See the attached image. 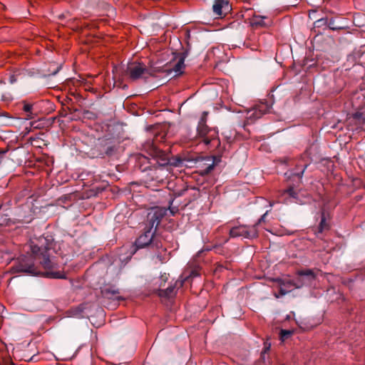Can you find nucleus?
<instances>
[{
    "label": "nucleus",
    "instance_id": "nucleus-1",
    "mask_svg": "<svg viewBox=\"0 0 365 365\" xmlns=\"http://www.w3.org/2000/svg\"><path fill=\"white\" fill-rule=\"evenodd\" d=\"M55 245L53 238L49 235L31 240V254L20 256L11 267V272L31 276L42 274L51 279H66L64 273L52 270L57 267L52 259Z\"/></svg>",
    "mask_w": 365,
    "mask_h": 365
},
{
    "label": "nucleus",
    "instance_id": "nucleus-2",
    "mask_svg": "<svg viewBox=\"0 0 365 365\" xmlns=\"http://www.w3.org/2000/svg\"><path fill=\"white\" fill-rule=\"evenodd\" d=\"M187 56V51L177 53L175 58L178 62L172 68L148 69L143 63L133 61L127 64L124 69L125 74L133 81H137L141 78H148V76H153L155 72H165L168 75L173 73V76H178L182 73V68L184 67V61Z\"/></svg>",
    "mask_w": 365,
    "mask_h": 365
},
{
    "label": "nucleus",
    "instance_id": "nucleus-3",
    "mask_svg": "<svg viewBox=\"0 0 365 365\" xmlns=\"http://www.w3.org/2000/svg\"><path fill=\"white\" fill-rule=\"evenodd\" d=\"M121 148L118 142L110 139H104L96 145L93 154L101 158H117Z\"/></svg>",
    "mask_w": 365,
    "mask_h": 365
},
{
    "label": "nucleus",
    "instance_id": "nucleus-4",
    "mask_svg": "<svg viewBox=\"0 0 365 365\" xmlns=\"http://www.w3.org/2000/svg\"><path fill=\"white\" fill-rule=\"evenodd\" d=\"M145 149L152 159L156 160V163L161 167L169 164L179 167L182 164L181 159H177L175 162H171L168 154L157 148L153 143H148Z\"/></svg>",
    "mask_w": 365,
    "mask_h": 365
},
{
    "label": "nucleus",
    "instance_id": "nucleus-5",
    "mask_svg": "<svg viewBox=\"0 0 365 365\" xmlns=\"http://www.w3.org/2000/svg\"><path fill=\"white\" fill-rule=\"evenodd\" d=\"M198 135L202 138V141L206 145H211L217 148L220 145L219 139L217 138L215 130L210 129L205 123V120L202 119L198 123L197 128Z\"/></svg>",
    "mask_w": 365,
    "mask_h": 365
},
{
    "label": "nucleus",
    "instance_id": "nucleus-6",
    "mask_svg": "<svg viewBox=\"0 0 365 365\" xmlns=\"http://www.w3.org/2000/svg\"><path fill=\"white\" fill-rule=\"evenodd\" d=\"M155 230L145 228V231L135 240V245L137 249L150 247L152 248H160L162 243L159 239L155 237Z\"/></svg>",
    "mask_w": 365,
    "mask_h": 365
},
{
    "label": "nucleus",
    "instance_id": "nucleus-7",
    "mask_svg": "<svg viewBox=\"0 0 365 365\" xmlns=\"http://www.w3.org/2000/svg\"><path fill=\"white\" fill-rule=\"evenodd\" d=\"M220 162V155L200 156L195 160V163L197 167L200 168L199 173L201 175H208Z\"/></svg>",
    "mask_w": 365,
    "mask_h": 365
},
{
    "label": "nucleus",
    "instance_id": "nucleus-8",
    "mask_svg": "<svg viewBox=\"0 0 365 365\" xmlns=\"http://www.w3.org/2000/svg\"><path fill=\"white\" fill-rule=\"evenodd\" d=\"M166 211L160 207L152 208L146 216V227L147 229H150L157 231L158 227L160 225L162 219L165 217Z\"/></svg>",
    "mask_w": 365,
    "mask_h": 365
},
{
    "label": "nucleus",
    "instance_id": "nucleus-9",
    "mask_svg": "<svg viewBox=\"0 0 365 365\" xmlns=\"http://www.w3.org/2000/svg\"><path fill=\"white\" fill-rule=\"evenodd\" d=\"M230 236L231 237L242 236L247 239H254L258 237V232L256 225H240L230 229Z\"/></svg>",
    "mask_w": 365,
    "mask_h": 365
},
{
    "label": "nucleus",
    "instance_id": "nucleus-10",
    "mask_svg": "<svg viewBox=\"0 0 365 365\" xmlns=\"http://www.w3.org/2000/svg\"><path fill=\"white\" fill-rule=\"evenodd\" d=\"M212 10L215 15L222 16L227 14L232 10V6L228 0H215Z\"/></svg>",
    "mask_w": 365,
    "mask_h": 365
},
{
    "label": "nucleus",
    "instance_id": "nucleus-11",
    "mask_svg": "<svg viewBox=\"0 0 365 365\" xmlns=\"http://www.w3.org/2000/svg\"><path fill=\"white\" fill-rule=\"evenodd\" d=\"M17 220L22 223H29L34 219V215L29 205H23L17 212Z\"/></svg>",
    "mask_w": 365,
    "mask_h": 365
},
{
    "label": "nucleus",
    "instance_id": "nucleus-12",
    "mask_svg": "<svg viewBox=\"0 0 365 365\" xmlns=\"http://www.w3.org/2000/svg\"><path fill=\"white\" fill-rule=\"evenodd\" d=\"M297 274L301 277L304 286L305 287L312 285L317 277L314 272L310 269L299 270Z\"/></svg>",
    "mask_w": 365,
    "mask_h": 365
},
{
    "label": "nucleus",
    "instance_id": "nucleus-13",
    "mask_svg": "<svg viewBox=\"0 0 365 365\" xmlns=\"http://www.w3.org/2000/svg\"><path fill=\"white\" fill-rule=\"evenodd\" d=\"M268 106L267 104H261L249 112V119L255 120L262 117V115L268 111Z\"/></svg>",
    "mask_w": 365,
    "mask_h": 365
},
{
    "label": "nucleus",
    "instance_id": "nucleus-14",
    "mask_svg": "<svg viewBox=\"0 0 365 365\" xmlns=\"http://www.w3.org/2000/svg\"><path fill=\"white\" fill-rule=\"evenodd\" d=\"M178 284H180V287H182L183 284V281H180V282L177 281V282H175L174 285H170L167 289H159L158 295L161 297H167V298L174 297L176 294L175 287Z\"/></svg>",
    "mask_w": 365,
    "mask_h": 365
},
{
    "label": "nucleus",
    "instance_id": "nucleus-15",
    "mask_svg": "<svg viewBox=\"0 0 365 365\" xmlns=\"http://www.w3.org/2000/svg\"><path fill=\"white\" fill-rule=\"evenodd\" d=\"M102 294L104 297L111 299H116L118 301L123 300V297L118 296L119 290L115 287H106L102 291Z\"/></svg>",
    "mask_w": 365,
    "mask_h": 365
},
{
    "label": "nucleus",
    "instance_id": "nucleus-16",
    "mask_svg": "<svg viewBox=\"0 0 365 365\" xmlns=\"http://www.w3.org/2000/svg\"><path fill=\"white\" fill-rule=\"evenodd\" d=\"M329 226L326 221V216L324 212H322L321 221L317 228L318 233H322L324 230H328Z\"/></svg>",
    "mask_w": 365,
    "mask_h": 365
},
{
    "label": "nucleus",
    "instance_id": "nucleus-17",
    "mask_svg": "<svg viewBox=\"0 0 365 365\" xmlns=\"http://www.w3.org/2000/svg\"><path fill=\"white\" fill-rule=\"evenodd\" d=\"M13 118L7 115V114H3L0 115V124L4 126H11L13 125Z\"/></svg>",
    "mask_w": 365,
    "mask_h": 365
},
{
    "label": "nucleus",
    "instance_id": "nucleus-18",
    "mask_svg": "<svg viewBox=\"0 0 365 365\" xmlns=\"http://www.w3.org/2000/svg\"><path fill=\"white\" fill-rule=\"evenodd\" d=\"M328 27L329 29L332 31H338L343 29L344 28V26H341L336 22V20L333 18L329 19H328Z\"/></svg>",
    "mask_w": 365,
    "mask_h": 365
},
{
    "label": "nucleus",
    "instance_id": "nucleus-19",
    "mask_svg": "<svg viewBox=\"0 0 365 365\" xmlns=\"http://www.w3.org/2000/svg\"><path fill=\"white\" fill-rule=\"evenodd\" d=\"M10 217L8 214H5L2 209V207H0V225L4 226L7 225L10 222Z\"/></svg>",
    "mask_w": 365,
    "mask_h": 365
},
{
    "label": "nucleus",
    "instance_id": "nucleus-20",
    "mask_svg": "<svg viewBox=\"0 0 365 365\" xmlns=\"http://www.w3.org/2000/svg\"><path fill=\"white\" fill-rule=\"evenodd\" d=\"M284 195H288L290 197L294 199L297 198V192L294 191L293 186H289V188L281 192V196H284Z\"/></svg>",
    "mask_w": 365,
    "mask_h": 365
},
{
    "label": "nucleus",
    "instance_id": "nucleus-21",
    "mask_svg": "<svg viewBox=\"0 0 365 365\" xmlns=\"http://www.w3.org/2000/svg\"><path fill=\"white\" fill-rule=\"evenodd\" d=\"M307 168V165H305L302 171H300L299 173H290L287 176V178L289 179H291L292 178H297V183L301 182L303 174H304V170H306Z\"/></svg>",
    "mask_w": 365,
    "mask_h": 365
},
{
    "label": "nucleus",
    "instance_id": "nucleus-22",
    "mask_svg": "<svg viewBox=\"0 0 365 365\" xmlns=\"http://www.w3.org/2000/svg\"><path fill=\"white\" fill-rule=\"evenodd\" d=\"M314 25L315 28H321L322 26H328V18L327 17L321 18V19L315 21L314 23Z\"/></svg>",
    "mask_w": 365,
    "mask_h": 365
},
{
    "label": "nucleus",
    "instance_id": "nucleus-23",
    "mask_svg": "<svg viewBox=\"0 0 365 365\" xmlns=\"http://www.w3.org/2000/svg\"><path fill=\"white\" fill-rule=\"evenodd\" d=\"M292 280H293V286L294 288L300 289V288L304 287L302 279L300 276L297 275V277Z\"/></svg>",
    "mask_w": 365,
    "mask_h": 365
},
{
    "label": "nucleus",
    "instance_id": "nucleus-24",
    "mask_svg": "<svg viewBox=\"0 0 365 365\" xmlns=\"http://www.w3.org/2000/svg\"><path fill=\"white\" fill-rule=\"evenodd\" d=\"M32 108H33V106L30 103H24V107H23V110L27 113V119H30L32 118V113H31V110H32Z\"/></svg>",
    "mask_w": 365,
    "mask_h": 365
},
{
    "label": "nucleus",
    "instance_id": "nucleus-25",
    "mask_svg": "<svg viewBox=\"0 0 365 365\" xmlns=\"http://www.w3.org/2000/svg\"><path fill=\"white\" fill-rule=\"evenodd\" d=\"M280 282H281L280 285L283 286L286 289L294 287L292 279V280H286V281L280 280Z\"/></svg>",
    "mask_w": 365,
    "mask_h": 365
},
{
    "label": "nucleus",
    "instance_id": "nucleus-26",
    "mask_svg": "<svg viewBox=\"0 0 365 365\" xmlns=\"http://www.w3.org/2000/svg\"><path fill=\"white\" fill-rule=\"evenodd\" d=\"M292 334V331L289 330H285L282 329L280 332V336L282 340H284L285 339H287L289 336H290Z\"/></svg>",
    "mask_w": 365,
    "mask_h": 365
},
{
    "label": "nucleus",
    "instance_id": "nucleus-27",
    "mask_svg": "<svg viewBox=\"0 0 365 365\" xmlns=\"http://www.w3.org/2000/svg\"><path fill=\"white\" fill-rule=\"evenodd\" d=\"M17 81V76L16 74H11L10 75L9 78V82L11 83V84H14V83H16Z\"/></svg>",
    "mask_w": 365,
    "mask_h": 365
},
{
    "label": "nucleus",
    "instance_id": "nucleus-28",
    "mask_svg": "<svg viewBox=\"0 0 365 365\" xmlns=\"http://www.w3.org/2000/svg\"><path fill=\"white\" fill-rule=\"evenodd\" d=\"M61 68V66H58L54 70H53V71L49 70V71L51 73L48 74V76H55V75H56L59 72Z\"/></svg>",
    "mask_w": 365,
    "mask_h": 365
},
{
    "label": "nucleus",
    "instance_id": "nucleus-29",
    "mask_svg": "<svg viewBox=\"0 0 365 365\" xmlns=\"http://www.w3.org/2000/svg\"><path fill=\"white\" fill-rule=\"evenodd\" d=\"M254 24H255L257 26H264V23L263 19H257L256 18L255 19Z\"/></svg>",
    "mask_w": 365,
    "mask_h": 365
},
{
    "label": "nucleus",
    "instance_id": "nucleus-30",
    "mask_svg": "<svg viewBox=\"0 0 365 365\" xmlns=\"http://www.w3.org/2000/svg\"><path fill=\"white\" fill-rule=\"evenodd\" d=\"M288 292H289V291H287L283 286H282V285L280 286V288L279 290V295L284 296V295L287 294Z\"/></svg>",
    "mask_w": 365,
    "mask_h": 365
},
{
    "label": "nucleus",
    "instance_id": "nucleus-31",
    "mask_svg": "<svg viewBox=\"0 0 365 365\" xmlns=\"http://www.w3.org/2000/svg\"><path fill=\"white\" fill-rule=\"evenodd\" d=\"M355 118L361 119V122H362L363 125H365V117H364L362 114L356 113L355 115Z\"/></svg>",
    "mask_w": 365,
    "mask_h": 365
},
{
    "label": "nucleus",
    "instance_id": "nucleus-32",
    "mask_svg": "<svg viewBox=\"0 0 365 365\" xmlns=\"http://www.w3.org/2000/svg\"><path fill=\"white\" fill-rule=\"evenodd\" d=\"M267 214V212H266L258 220V222L255 225L256 227L261 223L262 222H264L265 220L266 215Z\"/></svg>",
    "mask_w": 365,
    "mask_h": 365
},
{
    "label": "nucleus",
    "instance_id": "nucleus-33",
    "mask_svg": "<svg viewBox=\"0 0 365 365\" xmlns=\"http://www.w3.org/2000/svg\"><path fill=\"white\" fill-rule=\"evenodd\" d=\"M160 279H161V280H162L164 283H165V282H166V281L168 280V276H167L166 273H164L163 274H162V275L160 276Z\"/></svg>",
    "mask_w": 365,
    "mask_h": 365
},
{
    "label": "nucleus",
    "instance_id": "nucleus-34",
    "mask_svg": "<svg viewBox=\"0 0 365 365\" xmlns=\"http://www.w3.org/2000/svg\"><path fill=\"white\" fill-rule=\"evenodd\" d=\"M208 114V112L207 111H204L202 114V116L200 118V120H202V119L205 120V121L207 120V115Z\"/></svg>",
    "mask_w": 365,
    "mask_h": 365
},
{
    "label": "nucleus",
    "instance_id": "nucleus-35",
    "mask_svg": "<svg viewBox=\"0 0 365 365\" xmlns=\"http://www.w3.org/2000/svg\"><path fill=\"white\" fill-rule=\"evenodd\" d=\"M7 152H8V150H7V149L0 150V155H1V156H3V155H4V154H6Z\"/></svg>",
    "mask_w": 365,
    "mask_h": 365
},
{
    "label": "nucleus",
    "instance_id": "nucleus-36",
    "mask_svg": "<svg viewBox=\"0 0 365 365\" xmlns=\"http://www.w3.org/2000/svg\"><path fill=\"white\" fill-rule=\"evenodd\" d=\"M69 110H70L71 113H75V112H77L78 110L77 108H70Z\"/></svg>",
    "mask_w": 365,
    "mask_h": 365
},
{
    "label": "nucleus",
    "instance_id": "nucleus-37",
    "mask_svg": "<svg viewBox=\"0 0 365 365\" xmlns=\"http://www.w3.org/2000/svg\"><path fill=\"white\" fill-rule=\"evenodd\" d=\"M269 350V346H265V347L264 348V351H263V353H266V352H267Z\"/></svg>",
    "mask_w": 365,
    "mask_h": 365
}]
</instances>
